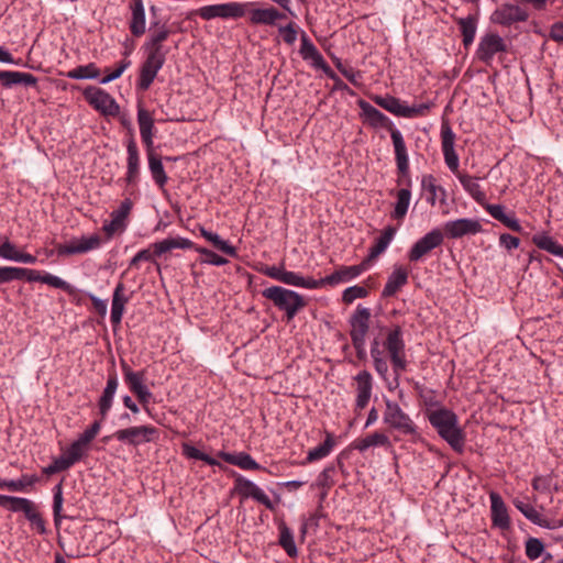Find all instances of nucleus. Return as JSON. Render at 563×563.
<instances>
[{
    "mask_svg": "<svg viewBox=\"0 0 563 563\" xmlns=\"http://www.w3.org/2000/svg\"><path fill=\"white\" fill-rule=\"evenodd\" d=\"M357 106L361 109L363 122L374 129H386L390 133L394 145L397 172L401 177H409V157L401 132L395 128L393 121L382 111L367 101L360 99Z\"/></svg>",
    "mask_w": 563,
    "mask_h": 563,
    "instance_id": "nucleus-1",
    "label": "nucleus"
},
{
    "mask_svg": "<svg viewBox=\"0 0 563 563\" xmlns=\"http://www.w3.org/2000/svg\"><path fill=\"white\" fill-rule=\"evenodd\" d=\"M430 424L437 430L453 451L462 453L465 445V432L459 426V417L451 409L441 407L427 413Z\"/></svg>",
    "mask_w": 563,
    "mask_h": 563,
    "instance_id": "nucleus-2",
    "label": "nucleus"
},
{
    "mask_svg": "<svg viewBox=\"0 0 563 563\" xmlns=\"http://www.w3.org/2000/svg\"><path fill=\"white\" fill-rule=\"evenodd\" d=\"M262 296L285 312L286 320L291 321L307 306L305 297L282 286H271L262 290Z\"/></svg>",
    "mask_w": 563,
    "mask_h": 563,
    "instance_id": "nucleus-3",
    "label": "nucleus"
},
{
    "mask_svg": "<svg viewBox=\"0 0 563 563\" xmlns=\"http://www.w3.org/2000/svg\"><path fill=\"white\" fill-rule=\"evenodd\" d=\"M384 347L387 351L393 371L395 373V383L398 385L399 376L407 369L406 344L402 329L400 325H394L386 335Z\"/></svg>",
    "mask_w": 563,
    "mask_h": 563,
    "instance_id": "nucleus-4",
    "label": "nucleus"
},
{
    "mask_svg": "<svg viewBox=\"0 0 563 563\" xmlns=\"http://www.w3.org/2000/svg\"><path fill=\"white\" fill-rule=\"evenodd\" d=\"M385 405L386 409L383 416L385 424L405 435H413L417 433V426L413 420L396 401L386 399Z\"/></svg>",
    "mask_w": 563,
    "mask_h": 563,
    "instance_id": "nucleus-5",
    "label": "nucleus"
},
{
    "mask_svg": "<svg viewBox=\"0 0 563 563\" xmlns=\"http://www.w3.org/2000/svg\"><path fill=\"white\" fill-rule=\"evenodd\" d=\"M246 3L240 2L209 4L197 9L195 11V14L199 15L201 19L206 21H210L216 18L240 19L244 16L246 12Z\"/></svg>",
    "mask_w": 563,
    "mask_h": 563,
    "instance_id": "nucleus-6",
    "label": "nucleus"
},
{
    "mask_svg": "<svg viewBox=\"0 0 563 563\" xmlns=\"http://www.w3.org/2000/svg\"><path fill=\"white\" fill-rule=\"evenodd\" d=\"M86 101L103 115L115 117L120 112V106L106 90L89 86L84 90Z\"/></svg>",
    "mask_w": 563,
    "mask_h": 563,
    "instance_id": "nucleus-7",
    "label": "nucleus"
},
{
    "mask_svg": "<svg viewBox=\"0 0 563 563\" xmlns=\"http://www.w3.org/2000/svg\"><path fill=\"white\" fill-rule=\"evenodd\" d=\"M112 437L120 442L139 446L142 443L156 441L159 430L153 426H137L117 430Z\"/></svg>",
    "mask_w": 563,
    "mask_h": 563,
    "instance_id": "nucleus-8",
    "label": "nucleus"
},
{
    "mask_svg": "<svg viewBox=\"0 0 563 563\" xmlns=\"http://www.w3.org/2000/svg\"><path fill=\"white\" fill-rule=\"evenodd\" d=\"M528 19V11L514 3H503L498 5L490 15L492 23L505 27H509L519 22H526Z\"/></svg>",
    "mask_w": 563,
    "mask_h": 563,
    "instance_id": "nucleus-9",
    "label": "nucleus"
},
{
    "mask_svg": "<svg viewBox=\"0 0 563 563\" xmlns=\"http://www.w3.org/2000/svg\"><path fill=\"white\" fill-rule=\"evenodd\" d=\"M507 44L505 40L497 33H486L481 37L476 57L478 60L489 66L498 53H506Z\"/></svg>",
    "mask_w": 563,
    "mask_h": 563,
    "instance_id": "nucleus-10",
    "label": "nucleus"
},
{
    "mask_svg": "<svg viewBox=\"0 0 563 563\" xmlns=\"http://www.w3.org/2000/svg\"><path fill=\"white\" fill-rule=\"evenodd\" d=\"M165 60L166 56L164 55L146 52V58L141 65L139 79L136 81L139 90L146 91L151 87L157 73L164 66Z\"/></svg>",
    "mask_w": 563,
    "mask_h": 563,
    "instance_id": "nucleus-11",
    "label": "nucleus"
},
{
    "mask_svg": "<svg viewBox=\"0 0 563 563\" xmlns=\"http://www.w3.org/2000/svg\"><path fill=\"white\" fill-rule=\"evenodd\" d=\"M121 368L124 375L125 384L128 385L130 390L137 397L139 401L145 407L152 398V393L144 384L145 373L143 371H132V368L128 365V363L124 360H121Z\"/></svg>",
    "mask_w": 563,
    "mask_h": 563,
    "instance_id": "nucleus-12",
    "label": "nucleus"
},
{
    "mask_svg": "<svg viewBox=\"0 0 563 563\" xmlns=\"http://www.w3.org/2000/svg\"><path fill=\"white\" fill-rule=\"evenodd\" d=\"M444 240L443 232L440 229H433L419 239L408 252L410 262H418L431 251L442 245Z\"/></svg>",
    "mask_w": 563,
    "mask_h": 563,
    "instance_id": "nucleus-13",
    "label": "nucleus"
},
{
    "mask_svg": "<svg viewBox=\"0 0 563 563\" xmlns=\"http://www.w3.org/2000/svg\"><path fill=\"white\" fill-rule=\"evenodd\" d=\"M234 490L242 499L253 498L264 505L267 509L274 510L275 506L268 496L252 481L239 475L234 479Z\"/></svg>",
    "mask_w": 563,
    "mask_h": 563,
    "instance_id": "nucleus-14",
    "label": "nucleus"
},
{
    "mask_svg": "<svg viewBox=\"0 0 563 563\" xmlns=\"http://www.w3.org/2000/svg\"><path fill=\"white\" fill-rule=\"evenodd\" d=\"M443 230L448 238L461 239L465 235H475L482 232L483 228L481 222L476 219L461 218L445 222Z\"/></svg>",
    "mask_w": 563,
    "mask_h": 563,
    "instance_id": "nucleus-15",
    "label": "nucleus"
},
{
    "mask_svg": "<svg viewBox=\"0 0 563 563\" xmlns=\"http://www.w3.org/2000/svg\"><path fill=\"white\" fill-rule=\"evenodd\" d=\"M441 139H442V153L444 156V162L449 169L457 176L459 173L463 170L459 169V155L454 150V141L455 134L449 125H442L441 128Z\"/></svg>",
    "mask_w": 563,
    "mask_h": 563,
    "instance_id": "nucleus-16",
    "label": "nucleus"
},
{
    "mask_svg": "<svg viewBox=\"0 0 563 563\" xmlns=\"http://www.w3.org/2000/svg\"><path fill=\"white\" fill-rule=\"evenodd\" d=\"M371 310L368 308L357 306L353 314L350 317V336L351 340H366L369 330Z\"/></svg>",
    "mask_w": 563,
    "mask_h": 563,
    "instance_id": "nucleus-17",
    "label": "nucleus"
},
{
    "mask_svg": "<svg viewBox=\"0 0 563 563\" xmlns=\"http://www.w3.org/2000/svg\"><path fill=\"white\" fill-rule=\"evenodd\" d=\"M137 124L140 128V134L145 148L154 147L155 136V122L152 113L146 110L141 103L137 104Z\"/></svg>",
    "mask_w": 563,
    "mask_h": 563,
    "instance_id": "nucleus-18",
    "label": "nucleus"
},
{
    "mask_svg": "<svg viewBox=\"0 0 563 563\" xmlns=\"http://www.w3.org/2000/svg\"><path fill=\"white\" fill-rule=\"evenodd\" d=\"M126 175L125 181L128 185H136L140 179L141 173V158L136 142L133 135L126 143Z\"/></svg>",
    "mask_w": 563,
    "mask_h": 563,
    "instance_id": "nucleus-19",
    "label": "nucleus"
},
{
    "mask_svg": "<svg viewBox=\"0 0 563 563\" xmlns=\"http://www.w3.org/2000/svg\"><path fill=\"white\" fill-rule=\"evenodd\" d=\"M129 10L131 13L129 30L134 37H141L146 31V15L143 0H131Z\"/></svg>",
    "mask_w": 563,
    "mask_h": 563,
    "instance_id": "nucleus-20",
    "label": "nucleus"
},
{
    "mask_svg": "<svg viewBox=\"0 0 563 563\" xmlns=\"http://www.w3.org/2000/svg\"><path fill=\"white\" fill-rule=\"evenodd\" d=\"M489 499L493 526L501 530H508L510 528V518L501 496L496 492H490Z\"/></svg>",
    "mask_w": 563,
    "mask_h": 563,
    "instance_id": "nucleus-21",
    "label": "nucleus"
},
{
    "mask_svg": "<svg viewBox=\"0 0 563 563\" xmlns=\"http://www.w3.org/2000/svg\"><path fill=\"white\" fill-rule=\"evenodd\" d=\"M152 26H158L157 30L153 31L146 42L143 45L145 52L155 53L158 55L166 56L168 51L164 48L163 43L168 38L170 30L166 24L159 25L158 22L152 23Z\"/></svg>",
    "mask_w": 563,
    "mask_h": 563,
    "instance_id": "nucleus-22",
    "label": "nucleus"
},
{
    "mask_svg": "<svg viewBox=\"0 0 563 563\" xmlns=\"http://www.w3.org/2000/svg\"><path fill=\"white\" fill-rule=\"evenodd\" d=\"M100 238L97 234L85 238L82 236L78 241H71L68 244H60L57 246L58 255H73V254H81L93 249H97L100 245Z\"/></svg>",
    "mask_w": 563,
    "mask_h": 563,
    "instance_id": "nucleus-23",
    "label": "nucleus"
},
{
    "mask_svg": "<svg viewBox=\"0 0 563 563\" xmlns=\"http://www.w3.org/2000/svg\"><path fill=\"white\" fill-rule=\"evenodd\" d=\"M132 207L133 203L131 199L126 198L121 202L120 207L117 210L111 212V221L106 222L102 227V230L104 231L108 238H112L115 231L124 228V221L131 212Z\"/></svg>",
    "mask_w": 563,
    "mask_h": 563,
    "instance_id": "nucleus-24",
    "label": "nucleus"
},
{
    "mask_svg": "<svg viewBox=\"0 0 563 563\" xmlns=\"http://www.w3.org/2000/svg\"><path fill=\"white\" fill-rule=\"evenodd\" d=\"M456 178L461 183L463 189L478 203L484 206L487 196L486 192L483 190L479 180L481 178L470 175L466 172L459 173Z\"/></svg>",
    "mask_w": 563,
    "mask_h": 563,
    "instance_id": "nucleus-25",
    "label": "nucleus"
},
{
    "mask_svg": "<svg viewBox=\"0 0 563 563\" xmlns=\"http://www.w3.org/2000/svg\"><path fill=\"white\" fill-rule=\"evenodd\" d=\"M355 380L357 384L356 408L364 409L368 405V401L372 396L373 377L368 371L364 369V371H361L355 376Z\"/></svg>",
    "mask_w": 563,
    "mask_h": 563,
    "instance_id": "nucleus-26",
    "label": "nucleus"
},
{
    "mask_svg": "<svg viewBox=\"0 0 563 563\" xmlns=\"http://www.w3.org/2000/svg\"><path fill=\"white\" fill-rule=\"evenodd\" d=\"M512 504L532 523L548 529L556 528V521H550L543 518L542 515L531 504L519 498H515Z\"/></svg>",
    "mask_w": 563,
    "mask_h": 563,
    "instance_id": "nucleus-27",
    "label": "nucleus"
},
{
    "mask_svg": "<svg viewBox=\"0 0 563 563\" xmlns=\"http://www.w3.org/2000/svg\"><path fill=\"white\" fill-rule=\"evenodd\" d=\"M119 386L118 376L114 372L109 373L106 388L102 391V395L98 401L99 407V413L101 416V419H106L111 407L113 397L117 393Z\"/></svg>",
    "mask_w": 563,
    "mask_h": 563,
    "instance_id": "nucleus-28",
    "label": "nucleus"
},
{
    "mask_svg": "<svg viewBox=\"0 0 563 563\" xmlns=\"http://www.w3.org/2000/svg\"><path fill=\"white\" fill-rule=\"evenodd\" d=\"M148 169L151 172L152 178L154 183L157 185L159 189H164L168 181V176L164 169L162 157L157 154L153 148L146 150Z\"/></svg>",
    "mask_w": 563,
    "mask_h": 563,
    "instance_id": "nucleus-29",
    "label": "nucleus"
},
{
    "mask_svg": "<svg viewBox=\"0 0 563 563\" xmlns=\"http://www.w3.org/2000/svg\"><path fill=\"white\" fill-rule=\"evenodd\" d=\"M408 283V271L402 266H396L388 276L382 296L389 298L396 295Z\"/></svg>",
    "mask_w": 563,
    "mask_h": 563,
    "instance_id": "nucleus-30",
    "label": "nucleus"
},
{
    "mask_svg": "<svg viewBox=\"0 0 563 563\" xmlns=\"http://www.w3.org/2000/svg\"><path fill=\"white\" fill-rule=\"evenodd\" d=\"M125 286L123 283H119L112 295L111 303V323L113 327L120 325L124 313V307L129 301V297L124 295Z\"/></svg>",
    "mask_w": 563,
    "mask_h": 563,
    "instance_id": "nucleus-31",
    "label": "nucleus"
},
{
    "mask_svg": "<svg viewBox=\"0 0 563 563\" xmlns=\"http://www.w3.org/2000/svg\"><path fill=\"white\" fill-rule=\"evenodd\" d=\"M286 19V14L274 7L254 9L250 13V22L254 25H275L276 21Z\"/></svg>",
    "mask_w": 563,
    "mask_h": 563,
    "instance_id": "nucleus-32",
    "label": "nucleus"
},
{
    "mask_svg": "<svg viewBox=\"0 0 563 563\" xmlns=\"http://www.w3.org/2000/svg\"><path fill=\"white\" fill-rule=\"evenodd\" d=\"M369 266L366 263L365 258L358 265L353 266H343L340 269L335 271L331 275L327 276L328 285H336L341 282H347L353 278L360 276L367 267Z\"/></svg>",
    "mask_w": 563,
    "mask_h": 563,
    "instance_id": "nucleus-33",
    "label": "nucleus"
},
{
    "mask_svg": "<svg viewBox=\"0 0 563 563\" xmlns=\"http://www.w3.org/2000/svg\"><path fill=\"white\" fill-rule=\"evenodd\" d=\"M0 81L4 88H11L14 85L36 86L37 78L30 73L14 70H0Z\"/></svg>",
    "mask_w": 563,
    "mask_h": 563,
    "instance_id": "nucleus-34",
    "label": "nucleus"
},
{
    "mask_svg": "<svg viewBox=\"0 0 563 563\" xmlns=\"http://www.w3.org/2000/svg\"><path fill=\"white\" fill-rule=\"evenodd\" d=\"M40 481L36 474H22L18 479L0 478V489L27 493Z\"/></svg>",
    "mask_w": 563,
    "mask_h": 563,
    "instance_id": "nucleus-35",
    "label": "nucleus"
},
{
    "mask_svg": "<svg viewBox=\"0 0 563 563\" xmlns=\"http://www.w3.org/2000/svg\"><path fill=\"white\" fill-rule=\"evenodd\" d=\"M220 456L229 464L236 465L245 471H266L249 453L240 452L236 454L220 452Z\"/></svg>",
    "mask_w": 563,
    "mask_h": 563,
    "instance_id": "nucleus-36",
    "label": "nucleus"
},
{
    "mask_svg": "<svg viewBox=\"0 0 563 563\" xmlns=\"http://www.w3.org/2000/svg\"><path fill=\"white\" fill-rule=\"evenodd\" d=\"M396 228L388 225L383 231L382 235L376 239L374 245L369 249L367 257H365L366 263L371 264L374 260H376L382 253L386 251L391 240L396 234Z\"/></svg>",
    "mask_w": 563,
    "mask_h": 563,
    "instance_id": "nucleus-37",
    "label": "nucleus"
},
{
    "mask_svg": "<svg viewBox=\"0 0 563 563\" xmlns=\"http://www.w3.org/2000/svg\"><path fill=\"white\" fill-rule=\"evenodd\" d=\"M154 246H155V254H157V256H162L163 254L170 252L172 250H175V249L187 250V249L196 247V245L192 241H190L187 238H181V236L164 239L159 242H155Z\"/></svg>",
    "mask_w": 563,
    "mask_h": 563,
    "instance_id": "nucleus-38",
    "label": "nucleus"
},
{
    "mask_svg": "<svg viewBox=\"0 0 563 563\" xmlns=\"http://www.w3.org/2000/svg\"><path fill=\"white\" fill-rule=\"evenodd\" d=\"M371 356L376 373L382 379L386 380L388 375V363L384 356V351L380 350V343L377 338L371 342Z\"/></svg>",
    "mask_w": 563,
    "mask_h": 563,
    "instance_id": "nucleus-39",
    "label": "nucleus"
},
{
    "mask_svg": "<svg viewBox=\"0 0 563 563\" xmlns=\"http://www.w3.org/2000/svg\"><path fill=\"white\" fill-rule=\"evenodd\" d=\"M463 36V45L468 47L475 38L477 30V18L475 15H467L465 18L454 19Z\"/></svg>",
    "mask_w": 563,
    "mask_h": 563,
    "instance_id": "nucleus-40",
    "label": "nucleus"
},
{
    "mask_svg": "<svg viewBox=\"0 0 563 563\" xmlns=\"http://www.w3.org/2000/svg\"><path fill=\"white\" fill-rule=\"evenodd\" d=\"M389 445H390L389 438L382 432H374L373 434H369L365 438L356 439L352 443V448L360 452H364L372 446H389Z\"/></svg>",
    "mask_w": 563,
    "mask_h": 563,
    "instance_id": "nucleus-41",
    "label": "nucleus"
},
{
    "mask_svg": "<svg viewBox=\"0 0 563 563\" xmlns=\"http://www.w3.org/2000/svg\"><path fill=\"white\" fill-rule=\"evenodd\" d=\"M335 445V441L333 434L330 432H325V440L323 443L318 446L311 449L307 456L305 463H312L319 460L327 457Z\"/></svg>",
    "mask_w": 563,
    "mask_h": 563,
    "instance_id": "nucleus-42",
    "label": "nucleus"
},
{
    "mask_svg": "<svg viewBox=\"0 0 563 563\" xmlns=\"http://www.w3.org/2000/svg\"><path fill=\"white\" fill-rule=\"evenodd\" d=\"M532 242L543 251L552 255L563 257V245L558 243L553 238L547 233H538L532 236Z\"/></svg>",
    "mask_w": 563,
    "mask_h": 563,
    "instance_id": "nucleus-43",
    "label": "nucleus"
},
{
    "mask_svg": "<svg viewBox=\"0 0 563 563\" xmlns=\"http://www.w3.org/2000/svg\"><path fill=\"white\" fill-rule=\"evenodd\" d=\"M200 234L207 241L212 243V245L217 250L223 252L224 254H227V255H229L231 257H236L238 256L236 249L234 246H232L228 241L222 240L219 234L213 233L211 231H208L205 228H200Z\"/></svg>",
    "mask_w": 563,
    "mask_h": 563,
    "instance_id": "nucleus-44",
    "label": "nucleus"
},
{
    "mask_svg": "<svg viewBox=\"0 0 563 563\" xmlns=\"http://www.w3.org/2000/svg\"><path fill=\"white\" fill-rule=\"evenodd\" d=\"M373 101L394 115L404 117L405 104L400 99L393 96H374Z\"/></svg>",
    "mask_w": 563,
    "mask_h": 563,
    "instance_id": "nucleus-45",
    "label": "nucleus"
},
{
    "mask_svg": "<svg viewBox=\"0 0 563 563\" xmlns=\"http://www.w3.org/2000/svg\"><path fill=\"white\" fill-rule=\"evenodd\" d=\"M65 76L70 79H97L100 76V69L95 63L80 65L74 69L68 70Z\"/></svg>",
    "mask_w": 563,
    "mask_h": 563,
    "instance_id": "nucleus-46",
    "label": "nucleus"
},
{
    "mask_svg": "<svg viewBox=\"0 0 563 563\" xmlns=\"http://www.w3.org/2000/svg\"><path fill=\"white\" fill-rule=\"evenodd\" d=\"M8 272V283H11L13 280L26 278L27 282H41L43 275L38 271L30 269V268H23V267H13V266H7Z\"/></svg>",
    "mask_w": 563,
    "mask_h": 563,
    "instance_id": "nucleus-47",
    "label": "nucleus"
},
{
    "mask_svg": "<svg viewBox=\"0 0 563 563\" xmlns=\"http://www.w3.org/2000/svg\"><path fill=\"white\" fill-rule=\"evenodd\" d=\"M411 191L408 188H402L397 191V200L395 203L391 217L396 220H402L410 205Z\"/></svg>",
    "mask_w": 563,
    "mask_h": 563,
    "instance_id": "nucleus-48",
    "label": "nucleus"
},
{
    "mask_svg": "<svg viewBox=\"0 0 563 563\" xmlns=\"http://www.w3.org/2000/svg\"><path fill=\"white\" fill-rule=\"evenodd\" d=\"M279 544L290 558H296L298 554L291 530L285 522L279 525Z\"/></svg>",
    "mask_w": 563,
    "mask_h": 563,
    "instance_id": "nucleus-49",
    "label": "nucleus"
},
{
    "mask_svg": "<svg viewBox=\"0 0 563 563\" xmlns=\"http://www.w3.org/2000/svg\"><path fill=\"white\" fill-rule=\"evenodd\" d=\"M421 187L422 190H424L428 194L427 201L431 206L435 205L438 191H441L442 195L445 196L444 189L437 185V179L431 174L422 176Z\"/></svg>",
    "mask_w": 563,
    "mask_h": 563,
    "instance_id": "nucleus-50",
    "label": "nucleus"
},
{
    "mask_svg": "<svg viewBox=\"0 0 563 563\" xmlns=\"http://www.w3.org/2000/svg\"><path fill=\"white\" fill-rule=\"evenodd\" d=\"M54 496H53V516H54V523L56 527H58L64 518H68L66 515L62 514L63 510V487L62 484H57L53 489Z\"/></svg>",
    "mask_w": 563,
    "mask_h": 563,
    "instance_id": "nucleus-51",
    "label": "nucleus"
},
{
    "mask_svg": "<svg viewBox=\"0 0 563 563\" xmlns=\"http://www.w3.org/2000/svg\"><path fill=\"white\" fill-rule=\"evenodd\" d=\"M87 448L85 445H81L77 440H75L69 448L67 449L66 453L63 454L64 459H66L67 463L71 467L74 464L79 462L86 454Z\"/></svg>",
    "mask_w": 563,
    "mask_h": 563,
    "instance_id": "nucleus-52",
    "label": "nucleus"
},
{
    "mask_svg": "<svg viewBox=\"0 0 563 563\" xmlns=\"http://www.w3.org/2000/svg\"><path fill=\"white\" fill-rule=\"evenodd\" d=\"M368 290L360 285L347 287L342 294V301L346 305L352 303L355 299L366 298Z\"/></svg>",
    "mask_w": 563,
    "mask_h": 563,
    "instance_id": "nucleus-53",
    "label": "nucleus"
},
{
    "mask_svg": "<svg viewBox=\"0 0 563 563\" xmlns=\"http://www.w3.org/2000/svg\"><path fill=\"white\" fill-rule=\"evenodd\" d=\"M30 499L23 497L0 495V506L8 508L10 511L18 512L22 510V503Z\"/></svg>",
    "mask_w": 563,
    "mask_h": 563,
    "instance_id": "nucleus-54",
    "label": "nucleus"
},
{
    "mask_svg": "<svg viewBox=\"0 0 563 563\" xmlns=\"http://www.w3.org/2000/svg\"><path fill=\"white\" fill-rule=\"evenodd\" d=\"M195 251L198 252L199 254H202L206 256V258L202 260L203 263L216 265V266H223V265L228 264L227 258L218 255L217 253H214L211 250H208V249L201 247V246H196Z\"/></svg>",
    "mask_w": 563,
    "mask_h": 563,
    "instance_id": "nucleus-55",
    "label": "nucleus"
},
{
    "mask_svg": "<svg viewBox=\"0 0 563 563\" xmlns=\"http://www.w3.org/2000/svg\"><path fill=\"white\" fill-rule=\"evenodd\" d=\"M544 551V545L541 540L537 538H529L526 542V555L530 560H537Z\"/></svg>",
    "mask_w": 563,
    "mask_h": 563,
    "instance_id": "nucleus-56",
    "label": "nucleus"
},
{
    "mask_svg": "<svg viewBox=\"0 0 563 563\" xmlns=\"http://www.w3.org/2000/svg\"><path fill=\"white\" fill-rule=\"evenodd\" d=\"M319 52L316 45L311 42L308 35L302 32L301 33V46H300V55L305 60H309L316 53Z\"/></svg>",
    "mask_w": 563,
    "mask_h": 563,
    "instance_id": "nucleus-57",
    "label": "nucleus"
},
{
    "mask_svg": "<svg viewBox=\"0 0 563 563\" xmlns=\"http://www.w3.org/2000/svg\"><path fill=\"white\" fill-rule=\"evenodd\" d=\"M430 108H431L430 103H420V104H413V106L405 104L402 118L423 117L429 112Z\"/></svg>",
    "mask_w": 563,
    "mask_h": 563,
    "instance_id": "nucleus-58",
    "label": "nucleus"
},
{
    "mask_svg": "<svg viewBox=\"0 0 563 563\" xmlns=\"http://www.w3.org/2000/svg\"><path fill=\"white\" fill-rule=\"evenodd\" d=\"M70 466L69 464L67 463L66 459H64L63 455H60L59 457L57 459H54L53 463L47 465L46 467L43 468V473L47 476H51L53 474H56V473H59V472H63V471H66L68 470Z\"/></svg>",
    "mask_w": 563,
    "mask_h": 563,
    "instance_id": "nucleus-59",
    "label": "nucleus"
},
{
    "mask_svg": "<svg viewBox=\"0 0 563 563\" xmlns=\"http://www.w3.org/2000/svg\"><path fill=\"white\" fill-rule=\"evenodd\" d=\"M294 22L288 23L285 26H279L278 32L283 36L286 44L292 45L297 40V29Z\"/></svg>",
    "mask_w": 563,
    "mask_h": 563,
    "instance_id": "nucleus-60",
    "label": "nucleus"
},
{
    "mask_svg": "<svg viewBox=\"0 0 563 563\" xmlns=\"http://www.w3.org/2000/svg\"><path fill=\"white\" fill-rule=\"evenodd\" d=\"M130 65H131V62L129 59H122L121 62L118 63V65H117L114 70H112L110 74H108L106 77H103L100 80V84L104 85V84H108V82H110L112 80L118 79L119 77L122 76L124 70L128 67H130Z\"/></svg>",
    "mask_w": 563,
    "mask_h": 563,
    "instance_id": "nucleus-61",
    "label": "nucleus"
},
{
    "mask_svg": "<svg viewBox=\"0 0 563 563\" xmlns=\"http://www.w3.org/2000/svg\"><path fill=\"white\" fill-rule=\"evenodd\" d=\"M19 251L15 245L12 244L8 238L0 244V257L9 261H15Z\"/></svg>",
    "mask_w": 563,
    "mask_h": 563,
    "instance_id": "nucleus-62",
    "label": "nucleus"
},
{
    "mask_svg": "<svg viewBox=\"0 0 563 563\" xmlns=\"http://www.w3.org/2000/svg\"><path fill=\"white\" fill-rule=\"evenodd\" d=\"M42 283L63 290L70 289V285L68 283L63 280L58 276L48 273L43 275Z\"/></svg>",
    "mask_w": 563,
    "mask_h": 563,
    "instance_id": "nucleus-63",
    "label": "nucleus"
},
{
    "mask_svg": "<svg viewBox=\"0 0 563 563\" xmlns=\"http://www.w3.org/2000/svg\"><path fill=\"white\" fill-rule=\"evenodd\" d=\"M499 243L501 246H504L506 250L511 251L514 249H517L520 244V240L511 234L503 233L499 236Z\"/></svg>",
    "mask_w": 563,
    "mask_h": 563,
    "instance_id": "nucleus-64",
    "label": "nucleus"
}]
</instances>
